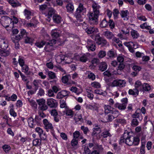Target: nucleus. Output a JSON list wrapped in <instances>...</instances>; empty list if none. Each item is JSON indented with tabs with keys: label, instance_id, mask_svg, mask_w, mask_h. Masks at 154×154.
Instances as JSON below:
<instances>
[{
	"label": "nucleus",
	"instance_id": "41",
	"mask_svg": "<svg viewBox=\"0 0 154 154\" xmlns=\"http://www.w3.org/2000/svg\"><path fill=\"white\" fill-rule=\"evenodd\" d=\"M101 136L105 138L108 136L110 137L111 135L108 131L106 130L102 133Z\"/></svg>",
	"mask_w": 154,
	"mask_h": 154
},
{
	"label": "nucleus",
	"instance_id": "13",
	"mask_svg": "<svg viewBox=\"0 0 154 154\" xmlns=\"http://www.w3.org/2000/svg\"><path fill=\"white\" fill-rule=\"evenodd\" d=\"M125 45L128 47L130 51L132 53H133L134 52L133 48H137V47H135V44L132 42L126 43L125 44Z\"/></svg>",
	"mask_w": 154,
	"mask_h": 154
},
{
	"label": "nucleus",
	"instance_id": "11",
	"mask_svg": "<svg viewBox=\"0 0 154 154\" xmlns=\"http://www.w3.org/2000/svg\"><path fill=\"white\" fill-rule=\"evenodd\" d=\"M43 122L45 126V129L47 132L49 131V129H52L53 128V127L52 126V124L49 122L47 119H44Z\"/></svg>",
	"mask_w": 154,
	"mask_h": 154
},
{
	"label": "nucleus",
	"instance_id": "2",
	"mask_svg": "<svg viewBox=\"0 0 154 154\" xmlns=\"http://www.w3.org/2000/svg\"><path fill=\"white\" fill-rule=\"evenodd\" d=\"M87 11L86 8L84 5L80 3L74 14L77 20L80 19L85 17Z\"/></svg>",
	"mask_w": 154,
	"mask_h": 154
},
{
	"label": "nucleus",
	"instance_id": "21",
	"mask_svg": "<svg viewBox=\"0 0 154 154\" xmlns=\"http://www.w3.org/2000/svg\"><path fill=\"white\" fill-rule=\"evenodd\" d=\"M115 107L118 108L119 109L124 110L126 108V105L125 103H116L114 105Z\"/></svg>",
	"mask_w": 154,
	"mask_h": 154
},
{
	"label": "nucleus",
	"instance_id": "61",
	"mask_svg": "<svg viewBox=\"0 0 154 154\" xmlns=\"http://www.w3.org/2000/svg\"><path fill=\"white\" fill-rule=\"evenodd\" d=\"M35 131L36 132L38 133V134L40 137H41L42 134H43V130L42 128L39 127H37L35 129Z\"/></svg>",
	"mask_w": 154,
	"mask_h": 154
},
{
	"label": "nucleus",
	"instance_id": "39",
	"mask_svg": "<svg viewBox=\"0 0 154 154\" xmlns=\"http://www.w3.org/2000/svg\"><path fill=\"white\" fill-rule=\"evenodd\" d=\"M25 38L24 40L25 42L26 43L31 44L34 41L33 38L27 36Z\"/></svg>",
	"mask_w": 154,
	"mask_h": 154
},
{
	"label": "nucleus",
	"instance_id": "63",
	"mask_svg": "<svg viewBox=\"0 0 154 154\" xmlns=\"http://www.w3.org/2000/svg\"><path fill=\"white\" fill-rule=\"evenodd\" d=\"M66 113L67 116H70L71 118L74 115L73 112L70 109L67 110Z\"/></svg>",
	"mask_w": 154,
	"mask_h": 154
},
{
	"label": "nucleus",
	"instance_id": "54",
	"mask_svg": "<svg viewBox=\"0 0 154 154\" xmlns=\"http://www.w3.org/2000/svg\"><path fill=\"white\" fill-rule=\"evenodd\" d=\"M106 54V52L103 51H100L98 54V57L102 58L105 57Z\"/></svg>",
	"mask_w": 154,
	"mask_h": 154
},
{
	"label": "nucleus",
	"instance_id": "29",
	"mask_svg": "<svg viewBox=\"0 0 154 154\" xmlns=\"http://www.w3.org/2000/svg\"><path fill=\"white\" fill-rule=\"evenodd\" d=\"M108 21L106 18H104L100 22V26L102 28L106 27L108 26Z\"/></svg>",
	"mask_w": 154,
	"mask_h": 154
},
{
	"label": "nucleus",
	"instance_id": "38",
	"mask_svg": "<svg viewBox=\"0 0 154 154\" xmlns=\"http://www.w3.org/2000/svg\"><path fill=\"white\" fill-rule=\"evenodd\" d=\"M9 54V51H6L5 50H2L0 49V55L2 56L6 57Z\"/></svg>",
	"mask_w": 154,
	"mask_h": 154
},
{
	"label": "nucleus",
	"instance_id": "46",
	"mask_svg": "<svg viewBox=\"0 0 154 154\" xmlns=\"http://www.w3.org/2000/svg\"><path fill=\"white\" fill-rule=\"evenodd\" d=\"M142 88L145 91H148L150 90V86L148 84L144 83Z\"/></svg>",
	"mask_w": 154,
	"mask_h": 154
},
{
	"label": "nucleus",
	"instance_id": "12",
	"mask_svg": "<svg viewBox=\"0 0 154 154\" xmlns=\"http://www.w3.org/2000/svg\"><path fill=\"white\" fill-rule=\"evenodd\" d=\"M98 32V29L95 27H89L85 31V32L88 34H94Z\"/></svg>",
	"mask_w": 154,
	"mask_h": 154
},
{
	"label": "nucleus",
	"instance_id": "19",
	"mask_svg": "<svg viewBox=\"0 0 154 154\" xmlns=\"http://www.w3.org/2000/svg\"><path fill=\"white\" fill-rule=\"evenodd\" d=\"M7 1L14 8L20 6L21 5V4L18 1L15 2L14 0H7Z\"/></svg>",
	"mask_w": 154,
	"mask_h": 154
},
{
	"label": "nucleus",
	"instance_id": "59",
	"mask_svg": "<svg viewBox=\"0 0 154 154\" xmlns=\"http://www.w3.org/2000/svg\"><path fill=\"white\" fill-rule=\"evenodd\" d=\"M88 60L87 56L85 54H83L82 55L80 58V60L81 61L85 62Z\"/></svg>",
	"mask_w": 154,
	"mask_h": 154
},
{
	"label": "nucleus",
	"instance_id": "17",
	"mask_svg": "<svg viewBox=\"0 0 154 154\" xmlns=\"http://www.w3.org/2000/svg\"><path fill=\"white\" fill-rule=\"evenodd\" d=\"M114 118L112 115H106L103 119V122H107L112 121Z\"/></svg>",
	"mask_w": 154,
	"mask_h": 154
},
{
	"label": "nucleus",
	"instance_id": "7",
	"mask_svg": "<svg viewBox=\"0 0 154 154\" xmlns=\"http://www.w3.org/2000/svg\"><path fill=\"white\" fill-rule=\"evenodd\" d=\"M130 134H132V133H131L127 130L125 131L122 136L120 138L119 144H121L124 143L125 140L131 135Z\"/></svg>",
	"mask_w": 154,
	"mask_h": 154
},
{
	"label": "nucleus",
	"instance_id": "64",
	"mask_svg": "<svg viewBox=\"0 0 154 154\" xmlns=\"http://www.w3.org/2000/svg\"><path fill=\"white\" fill-rule=\"evenodd\" d=\"M85 154H91V151L88 146H85L84 148Z\"/></svg>",
	"mask_w": 154,
	"mask_h": 154
},
{
	"label": "nucleus",
	"instance_id": "50",
	"mask_svg": "<svg viewBox=\"0 0 154 154\" xmlns=\"http://www.w3.org/2000/svg\"><path fill=\"white\" fill-rule=\"evenodd\" d=\"M25 15L27 19L30 18V16L31 15V12L27 9H25L24 11Z\"/></svg>",
	"mask_w": 154,
	"mask_h": 154
},
{
	"label": "nucleus",
	"instance_id": "26",
	"mask_svg": "<svg viewBox=\"0 0 154 154\" xmlns=\"http://www.w3.org/2000/svg\"><path fill=\"white\" fill-rule=\"evenodd\" d=\"M129 14V12L128 10L122 11H121V14L122 18H124L125 20H128V14Z\"/></svg>",
	"mask_w": 154,
	"mask_h": 154
},
{
	"label": "nucleus",
	"instance_id": "3",
	"mask_svg": "<svg viewBox=\"0 0 154 154\" xmlns=\"http://www.w3.org/2000/svg\"><path fill=\"white\" fill-rule=\"evenodd\" d=\"M12 20L7 16H3L1 17L0 22L4 27L7 28L9 26V24L12 23Z\"/></svg>",
	"mask_w": 154,
	"mask_h": 154
},
{
	"label": "nucleus",
	"instance_id": "27",
	"mask_svg": "<svg viewBox=\"0 0 154 154\" xmlns=\"http://www.w3.org/2000/svg\"><path fill=\"white\" fill-rule=\"evenodd\" d=\"M65 57L64 55L60 54L57 57L56 60V62L58 63H61L63 61H64Z\"/></svg>",
	"mask_w": 154,
	"mask_h": 154
},
{
	"label": "nucleus",
	"instance_id": "1",
	"mask_svg": "<svg viewBox=\"0 0 154 154\" xmlns=\"http://www.w3.org/2000/svg\"><path fill=\"white\" fill-rule=\"evenodd\" d=\"M92 7L94 12L89 14V21L91 24L97 25L98 23V18L100 13L99 9L100 6L96 4H94L92 5Z\"/></svg>",
	"mask_w": 154,
	"mask_h": 154
},
{
	"label": "nucleus",
	"instance_id": "47",
	"mask_svg": "<svg viewBox=\"0 0 154 154\" xmlns=\"http://www.w3.org/2000/svg\"><path fill=\"white\" fill-rule=\"evenodd\" d=\"M91 85L92 87L95 88H98L100 87V84L97 82H94L91 83Z\"/></svg>",
	"mask_w": 154,
	"mask_h": 154
},
{
	"label": "nucleus",
	"instance_id": "31",
	"mask_svg": "<svg viewBox=\"0 0 154 154\" xmlns=\"http://www.w3.org/2000/svg\"><path fill=\"white\" fill-rule=\"evenodd\" d=\"M132 117L134 119H138L140 121H141L143 119L142 115L138 112L137 113V111L132 115Z\"/></svg>",
	"mask_w": 154,
	"mask_h": 154
},
{
	"label": "nucleus",
	"instance_id": "25",
	"mask_svg": "<svg viewBox=\"0 0 154 154\" xmlns=\"http://www.w3.org/2000/svg\"><path fill=\"white\" fill-rule=\"evenodd\" d=\"M66 10L68 12L72 13L73 12L74 10V6L73 5L69 3L66 6Z\"/></svg>",
	"mask_w": 154,
	"mask_h": 154
},
{
	"label": "nucleus",
	"instance_id": "30",
	"mask_svg": "<svg viewBox=\"0 0 154 154\" xmlns=\"http://www.w3.org/2000/svg\"><path fill=\"white\" fill-rule=\"evenodd\" d=\"M45 46L44 48L45 50L47 52H50L51 51L53 46L52 43H50L46 42Z\"/></svg>",
	"mask_w": 154,
	"mask_h": 154
},
{
	"label": "nucleus",
	"instance_id": "20",
	"mask_svg": "<svg viewBox=\"0 0 154 154\" xmlns=\"http://www.w3.org/2000/svg\"><path fill=\"white\" fill-rule=\"evenodd\" d=\"M86 108L93 110V111L97 110V105L96 103H94L92 104H87L86 106Z\"/></svg>",
	"mask_w": 154,
	"mask_h": 154
},
{
	"label": "nucleus",
	"instance_id": "45",
	"mask_svg": "<svg viewBox=\"0 0 154 154\" xmlns=\"http://www.w3.org/2000/svg\"><path fill=\"white\" fill-rule=\"evenodd\" d=\"M48 106L46 105L45 103L41 106H39L38 107L39 110H40V111L42 112L48 109Z\"/></svg>",
	"mask_w": 154,
	"mask_h": 154
},
{
	"label": "nucleus",
	"instance_id": "10",
	"mask_svg": "<svg viewBox=\"0 0 154 154\" xmlns=\"http://www.w3.org/2000/svg\"><path fill=\"white\" fill-rule=\"evenodd\" d=\"M69 92L66 90H63L58 92L57 95V98L60 99L69 96Z\"/></svg>",
	"mask_w": 154,
	"mask_h": 154
},
{
	"label": "nucleus",
	"instance_id": "60",
	"mask_svg": "<svg viewBox=\"0 0 154 154\" xmlns=\"http://www.w3.org/2000/svg\"><path fill=\"white\" fill-rule=\"evenodd\" d=\"M2 148L6 153L8 152L11 149L10 146L7 145H5L3 146Z\"/></svg>",
	"mask_w": 154,
	"mask_h": 154
},
{
	"label": "nucleus",
	"instance_id": "28",
	"mask_svg": "<svg viewBox=\"0 0 154 154\" xmlns=\"http://www.w3.org/2000/svg\"><path fill=\"white\" fill-rule=\"evenodd\" d=\"M74 119L76 123H77L79 121L82 122L83 120V119L82 118V116L81 114H75Z\"/></svg>",
	"mask_w": 154,
	"mask_h": 154
},
{
	"label": "nucleus",
	"instance_id": "51",
	"mask_svg": "<svg viewBox=\"0 0 154 154\" xmlns=\"http://www.w3.org/2000/svg\"><path fill=\"white\" fill-rule=\"evenodd\" d=\"M131 67L133 69L137 72H139L141 69V68L140 66L136 65H132Z\"/></svg>",
	"mask_w": 154,
	"mask_h": 154
},
{
	"label": "nucleus",
	"instance_id": "49",
	"mask_svg": "<svg viewBox=\"0 0 154 154\" xmlns=\"http://www.w3.org/2000/svg\"><path fill=\"white\" fill-rule=\"evenodd\" d=\"M36 102L38 103L39 106H41L44 105L45 103V100L43 99H41L36 100Z\"/></svg>",
	"mask_w": 154,
	"mask_h": 154
},
{
	"label": "nucleus",
	"instance_id": "55",
	"mask_svg": "<svg viewBox=\"0 0 154 154\" xmlns=\"http://www.w3.org/2000/svg\"><path fill=\"white\" fill-rule=\"evenodd\" d=\"M81 129L82 130L85 134H87V133L89 131V130L87 127H85L84 126H82L81 127Z\"/></svg>",
	"mask_w": 154,
	"mask_h": 154
},
{
	"label": "nucleus",
	"instance_id": "5",
	"mask_svg": "<svg viewBox=\"0 0 154 154\" xmlns=\"http://www.w3.org/2000/svg\"><path fill=\"white\" fill-rule=\"evenodd\" d=\"M46 103L48 106L50 108H56L58 105V103L57 101L52 98H49L47 99Z\"/></svg>",
	"mask_w": 154,
	"mask_h": 154
},
{
	"label": "nucleus",
	"instance_id": "43",
	"mask_svg": "<svg viewBox=\"0 0 154 154\" xmlns=\"http://www.w3.org/2000/svg\"><path fill=\"white\" fill-rule=\"evenodd\" d=\"M46 44V42L44 41H42L40 42H36L35 43V45L37 47L41 48L45 45Z\"/></svg>",
	"mask_w": 154,
	"mask_h": 154
},
{
	"label": "nucleus",
	"instance_id": "22",
	"mask_svg": "<svg viewBox=\"0 0 154 154\" xmlns=\"http://www.w3.org/2000/svg\"><path fill=\"white\" fill-rule=\"evenodd\" d=\"M103 35L109 39H112L114 37V34L109 31H106L103 32Z\"/></svg>",
	"mask_w": 154,
	"mask_h": 154
},
{
	"label": "nucleus",
	"instance_id": "18",
	"mask_svg": "<svg viewBox=\"0 0 154 154\" xmlns=\"http://www.w3.org/2000/svg\"><path fill=\"white\" fill-rule=\"evenodd\" d=\"M145 139L142 138L141 139V145L140 149V152L141 154H145Z\"/></svg>",
	"mask_w": 154,
	"mask_h": 154
},
{
	"label": "nucleus",
	"instance_id": "23",
	"mask_svg": "<svg viewBox=\"0 0 154 154\" xmlns=\"http://www.w3.org/2000/svg\"><path fill=\"white\" fill-rule=\"evenodd\" d=\"M28 122L29 126L30 128H33L34 127L35 125V120L34 119L31 117L29 118L28 119Z\"/></svg>",
	"mask_w": 154,
	"mask_h": 154
},
{
	"label": "nucleus",
	"instance_id": "8",
	"mask_svg": "<svg viewBox=\"0 0 154 154\" xmlns=\"http://www.w3.org/2000/svg\"><path fill=\"white\" fill-rule=\"evenodd\" d=\"M87 47L88 50H90L92 51H94L96 48L94 42L93 41L88 40L87 41Z\"/></svg>",
	"mask_w": 154,
	"mask_h": 154
},
{
	"label": "nucleus",
	"instance_id": "16",
	"mask_svg": "<svg viewBox=\"0 0 154 154\" xmlns=\"http://www.w3.org/2000/svg\"><path fill=\"white\" fill-rule=\"evenodd\" d=\"M107 64L104 62H102L100 63L99 65V70L101 72L106 70L107 68Z\"/></svg>",
	"mask_w": 154,
	"mask_h": 154
},
{
	"label": "nucleus",
	"instance_id": "42",
	"mask_svg": "<svg viewBox=\"0 0 154 154\" xmlns=\"http://www.w3.org/2000/svg\"><path fill=\"white\" fill-rule=\"evenodd\" d=\"M88 77L89 79L92 80H94L95 79V75L90 71H88Z\"/></svg>",
	"mask_w": 154,
	"mask_h": 154
},
{
	"label": "nucleus",
	"instance_id": "58",
	"mask_svg": "<svg viewBox=\"0 0 154 154\" xmlns=\"http://www.w3.org/2000/svg\"><path fill=\"white\" fill-rule=\"evenodd\" d=\"M117 123H119L121 124H126V122L125 119H123L118 118L115 120Z\"/></svg>",
	"mask_w": 154,
	"mask_h": 154
},
{
	"label": "nucleus",
	"instance_id": "32",
	"mask_svg": "<svg viewBox=\"0 0 154 154\" xmlns=\"http://www.w3.org/2000/svg\"><path fill=\"white\" fill-rule=\"evenodd\" d=\"M131 35L133 39H137L139 36V34L137 31L132 29L131 32Z\"/></svg>",
	"mask_w": 154,
	"mask_h": 154
},
{
	"label": "nucleus",
	"instance_id": "53",
	"mask_svg": "<svg viewBox=\"0 0 154 154\" xmlns=\"http://www.w3.org/2000/svg\"><path fill=\"white\" fill-rule=\"evenodd\" d=\"M133 141V144L135 146H137L139 144L140 140L138 137L134 136V138Z\"/></svg>",
	"mask_w": 154,
	"mask_h": 154
},
{
	"label": "nucleus",
	"instance_id": "24",
	"mask_svg": "<svg viewBox=\"0 0 154 154\" xmlns=\"http://www.w3.org/2000/svg\"><path fill=\"white\" fill-rule=\"evenodd\" d=\"M51 34L53 38H57L60 36V31H57L56 29H53L51 32Z\"/></svg>",
	"mask_w": 154,
	"mask_h": 154
},
{
	"label": "nucleus",
	"instance_id": "62",
	"mask_svg": "<svg viewBox=\"0 0 154 154\" xmlns=\"http://www.w3.org/2000/svg\"><path fill=\"white\" fill-rule=\"evenodd\" d=\"M20 35L22 36V38H25L27 35V33L25 30L21 29Z\"/></svg>",
	"mask_w": 154,
	"mask_h": 154
},
{
	"label": "nucleus",
	"instance_id": "40",
	"mask_svg": "<svg viewBox=\"0 0 154 154\" xmlns=\"http://www.w3.org/2000/svg\"><path fill=\"white\" fill-rule=\"evenodd\" d=\"M22 68V71L23 72L25 73L26 75L29 74V72H28L29 67L26 65H24L21 66Z\"/></svg>",
	"mask_w": 154,
	"mask_h": 154
},
{
	"label": "nucleus",
	"instance_id": "33",
	"mask_svg": "<svg viewBox=\"0 0 154 154\" xmlns=\"http://www.w3.org/2000/svg\"><path fill=\"white\" fill-rule=\"evenodd\" d=\"M139 91L137 89H134L133 90L129 89L128 91V93L129 94L136 96L138 95Z\"/></svg>",
	"mask_w": 154,
	"mask_h": 154
},
{
	"label": "nucleus",
	"instance_id": "35",
	"mask_svg": "<svg viewBox=\"0 0 154 154\" xmlns=\"http://www.w3.org/2000/svg\"><path fill=\"white\" fill-rule=\"evenodd\" d=\"M143 88V85L141 82L139 81H137L135 83V88L141 90Z\"/></svg>",
	"mask_w": 154,
	"mask_h": 154
},
{
	"label": "nucleus",
	"instance_id": "36",
	"mask_svg": "<svg viewBox=\"0 0 154 154\" xmlns=\"http://www.w3.org/2000/svg\"><path fill=\"white\" fill-rule=\"evenodd\" d=\"M105 109V114H108V113L112 111V109L113 108H112L109 105H105L104 106Z\"/></svg>",
	"mask_w": 154,
	"mask_h": 154
},
{
	"label": "nucleus",
	"instance_id": "56",
	"mask_svg": "<svg viewBox=\"0 0 154 154\" xmlns=\"http://www.w3.org/2000/svg\"><path fill=\"white\" fill-rule=\"evenodd\" d=\"M69 77H70V76L69 75L63 76L62 78V82L64 83H67Z\"/></svg>",
	"mask_w": 154,
	"mask_h": 154
},
{
	"label": "nucleus",
	"instance_id": "4",
	"mask_svg": "<svg viewBox=\"0 0 154 154\" xmlns=\"http://www.w3.org/2000/svg\"><path fill=\"white\" fill-rule=\"evenodd\" d=\"M126 82L125 80L121 79H116L113 81L110 84V86L112 87H123L125 86Z\"/></svg>",
	"mask_w": 154,
	"mask_h": 154
},
{
	"label": "nucleus",
	"instance_id": "37",
	"mask_svg": "<svg viewBox=\"0 0 154 154\" xmlns=\"http://www.w3.org/2000/svg\"><path fill=\"white\" fill-rule=\"evenodd\" d=\"M108 23V25L111 29H113L115 27V24L113 20L110 19H109Z\"/></svg>",
	"mask_w": 154,
	"mask_h": 154
},
{
	"label": "nucleus",
	"instance_id": "9",
	"mask_svg": "<svg viewBox=\"0 0 154 154\" xmlns=\"http://www.w3.org/2000/svg\"><path fill=\"white\" fill-rule=\"evenodd\" d=\"M8 41L5 39L0 38V48L6 50L8 47Z\"/></svg>",
	"mask_w": 154,
	"mask_h": 154
},
{
	"label": "nucleus",
	"instance_id": "48",
	"mask_svg": "<svg viewBox=\"0 0 154 154\" xmlns=\"http://www.w3.org/2000/svg\"><path fill=\"white\" fill-rule=\"evenodd\" d=\"M48 75L49 78L51 79H54L56 77L55 74L51 71L48 72Z\"/></svg>",
	"mask_w": 154,
	"mask_h": 154
},
{
	"label": "nucleus",
	"instance_id": "6",
	"mask_svg": "<svg viewBox=\"0 0 154 154\" xmlns=\"http://www.w3.org/2000/svg\"><path fill=\"white\" fill-rule=\"evenodd\" d=\"M95 40L98 45L102 44L103 45H104L107 43V41L105 39L100 37L99 35H97L95 36Z\"/></svg>",
	"mask_w": 154,
	"mask_h": 154
},
{
	"label": "nucleus",
	"instance_id": "14",
	"mask_svg": "<svg viewBox=\"0 0 154 154\" xmlns=\"http://www.w3.org/2000/svg\"><path fill=\"white\" fill-rule=\"evenodd\" d=\"M53 22L55 23H60L62 20L61 17L57 14H54L52 17Z\"/></svg>",
	"mask_w": 154,
	"mask_h": 154
},
{
	"label": "nucleus",
	"instance_id": "44",
	"mask_svg": "<svg viewBox=\"0 0 154 154\" xmlns=\"http://www.w3.org/2000/svg\"><path fill=\"white\" fill-rule=\"evenodd\" d=\"M125 67V65L122 63H120L118 67V69H117V72L118 74H121V71Z\"/></svg>",
	"mask_w": 154,
	"mask_h": 154
},
{
	"label": "nucleus",
	"instance_id": "52",
	"mask_svg": "<svg viewBox=\"0 0 154 154\" xmlns=\"http://www.w3.org/2000/svg\"><path fill=\"white\" fill-rule=\"evenodd\" d=\"M55 13V10L54 9L51 8H50L48 12V14L47 16L48 17H52V16H53L54 15Z\"/></svg>",
	"mask_w": 154,
	"mask_h": 154
},
{
	"label": "nucleus",
	"instance_id": "34",
	"mask_svg": "<svg viewBox=\"0 0 154 154\" xmlns=\"http://www.w3.org/2000/svg\"><path fill=\"white\" fill-rule=\"evenodd\" d=\"M41 143V140L38 139H34L32 142V144L34 146H40Z\"/></svg>",
	"mask_w": 154,
	"mask_h": 154
},
{
	"label": "nucleus",
	"instance_id": "15",
	"mask_svg": "<svg viewBox=\"0 0 154 154\" xmlns=\"http://www.w3.org/2000/svg\"><path fill=\"white\" fill-rule=\"evenodd\" d=\"M134 138V136L133 135H131L125 140L124 143L129 146L132 145L133 144V141Z\"/></svg>",
	"mask_w": 154,
	"mask_h": 154
},
{
	"label": "nucleus",
	"instance_id": "57",
	"mask_svg": "<svg viewBox=\"0 0 154 154\" xmlns=\"http://www.w3.org/2000/svg\"><path fill=\"white\" fill-rule=\"evenodd\" d=\"M139 122L136 119H133L131 121V125L133 127H135L138 125Z\"/></svg>",
	"mask_w": 154,
	"mask_h": 154
}]
</instances>
